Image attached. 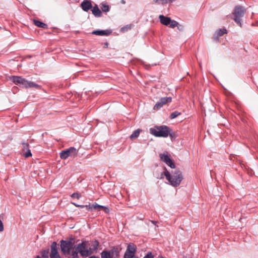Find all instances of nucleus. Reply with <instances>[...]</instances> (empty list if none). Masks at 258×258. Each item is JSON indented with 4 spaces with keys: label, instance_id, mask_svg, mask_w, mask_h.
<instances>
[{
    "label": "nucleus",
    "instance_id": "13",
    "mask_svg": "<svg viewBox=\"0 0 258 258\" xmlns=\"http://www.w3.org/2000/svg\"><path fill=\"white\" fill-rule=\"evenodd\" d=\"M160 23L165 26H168L171 22V18L170 17H165L164 15H161L159 16Z\"/></svg>",
    "mask_w": 258,
    "mask_h": 258
},
{
    "label": "nucleus",
    "instance_id": "14",
    "mask_svg": "<svg viewBox=\"0 0 258 258\" xmlns=\"http://www.w3.org/2000/svg\"><path fill=\"white\" fill-rule=\"evenodd\" d=\"M113 250L109 251L104 250L101 253V258H113Z\"/></svg>",
    "mask_w": 258,
    "mask_h": 258
},
{
    "label": "nucleus",
    "instance_id": "22",
    "mask_svg": "<svg viewBox=\"0 0 258 258\" xmlns=\"http://www.w3.org/2000/svg\"><path fill=\"white\" fill-rule=\"evenodd\" d=\"M133 27V24L126 25V26L122 27L120 29V31L122 32H125L129 30H131L132 28Z\"/></svg>",
    "mask_w": 258,
    "mask_h": 258
},
{
    "label": "nucleus",
    "instance_id": "29",
    "mask_svg": "<svg viewBox=\"0 0 258 258\" xmlns=\"http://www.w3.org/2000/svg\"><path fill=\"white\" fill-rule=\"evenodd\" d=\"M168 131H169V135L168 136H169L171 139L172 138H175V135L174 134V133L172 131V130L169 127V128H168Z\"/></svg>",
    "mask_w": 258,
    "mask_h": 258
},
{
    "label": "nucleus",
    "instance_id": "30",
    "mask_svg": "<svg viewBox=\"0 0 258 258\" xmlns=\"http://www.w3.org/2000/svg\"><path fill=\"white\" fill-rule=\"evenodd\" d=\"M71 197L73 198H76L77 199H79L81 197V195L79 193L76 192L73 194L71 195Z\"/></svg>",
    "mask_w": 258,
    "mask_h": 258
},
{
    "label": "nucleus",
    "instance_id": "12",
    "mask_svg": "<svg viewBox=\"0 0 258 258\" xmlns=\"http://www.w3.org/2000/svg\"><path fill=\"white\" fill-rule=\"evenodd\" d=\"M227 30L225 28L219 29L215 33L213 36V39L215 41L219 40V37L222 36L224 34L227 33Z\"/></svg>",
    "mask_w": 258,
    "mask_h": 258
},
{
    "label": "nucleus",
    "instance_id": "36",
    "mask_svg": "<svg viewBox=\"0 0 258 258\" xmlns=\"http://www.w3.org/2000/svg\"><path fill=\"white\" fill-rule=\"evenodd\" d=\"M178 27V29L179 30H182V26H177Z\"/></svg>",
    "mask_w": 258,
    "mask_h": 258
},
{
    "label": "nucleus",
    "instance_id": "6",
    "mask_svg": "<svg viewBox=\"0 0 258 258\" xmlns=\"http://www.w3.org/2000/svg\"><path fill=\"white\" fill-rule=\"evenodd\" d=\"M73 247V244L71 241L65 240L60 241L61 250L64 254L70 253Z\"/></svg>",
    "mask_w": 258,
    "mask_h": 258
},
{
    "label": "nucleus",
    "instance_id": "16",
    "mask_svg": "<svg viewBox=\"0 0 258 258\" xmlns=\"http://www.w3.org/2000/svg\"><path fill=\"white\" fill-rule=\"evenodd\" d=\"M112 33L111 29H106L104 30H98V35L100 36H108Z\"/></svg>",
    "mask_w": 258,
    "mask_h": 258
},
{
    "label": "nucleus",
    "instance_id": "33",
    "mask_svg": "<svg viewBox=\"0 0 258 258\" xmlns=\"http://www.w3.org/2000/svg\"><path fill=\"white\" fill-rule=\"evenodd\" d=\"M102 15V12L101 10L98 8V17H101Z\"/></svg>",
    "mask_w": 258,
    "mask_h": 258
},
{
    "label": "nucleus",
    "instance_id": "44",
    "mask_svg": "<svg viewBox=\"0 0 258 258\" xmlns=\"http://www.w3.org/2000/svg\"><path fill=\"white\" fill-rule=\"evenodd\" d=\"M97 207V206H94V208H96Z\"/></svg>",
    "mask_w": 258,
    "mask_h": 258
},
{
    "label": "nucleus",
    "instance_id": "10",
    "mask_svg": "<svg viewBox=\"0 0 258 258\" xmlns=\"http://www.w3.org/2000/svg\"><path fill=\"white\" fill-rule=\"evenodd\" d=\"M160 157L161 160L165 163L168 166H170L171 168H175V166L174 162L171 159L168 155L160 154Z\"/></svg>",
    "mask_w": 258,
    "mask_h": 258
},
{
    "label": "nucleus",
    "instance_id": "21",
    "mask_svg": "<svg viewBox=\"0 0 258 258\" xmlns=\"http://www.w3.org/2000/svg\"><path fill=\"white\" fill-rule=\"evenodd\" d=\"M140 133V130L138 129L135 131L130 136L131 139H134L139 137Z\"/></svg>",
    "mask_w": 258,
    "mask_h": 258
},
{
    "label": "nucleus",
    "instance_id": "41",
    "mask_svg": "<svg viewBox=\"0 0 258 258\" xmlns=\"http://www.w3.org/2000/svg\"><path fill=\"white\" fill-rule=\"evenodd\" d=\"M89 258H97V257H96L95 256H92L90 257Z\"/></svg>",
    "mask_w": 258,
    "mask_h": 258
},
{
    "label": "nucleus",
    "instance_id": "3",
    "mask_svg": "<svg viewBox=\"0 0 258 258\" xmlns=\"http://www.w3.org/2000/svg\"><path fill=\"white\" fill-rule=\"evenodd\" d=\"M169 127L166 125L155 126V128H151L150 133L157 137L166 138L169 135Z\"/></svg>",
    "mask_w": 258,
    "mask_h": 258
},
{
    "label": "nucleus",
    "instance_id": "23",
    "mask_svg": "<svg viewBox=\"0 0 258 258\" xmlns=\"http://www.w3.org/2000/svg\"><path fill=\"white\" fill-rule=\"evenodd\" d=\"M181 113L177 111L172 112L170 114V117L171 119H174L179 115Z\"/></svg>",
    "mask_w": 258,
    "mask_h": 258
},
{
    "label": "nucleus",
    "instance_id": "26",
    "mask_svg": "<svg viewBox=\"0 0 258 258\" xmlns=\"http://www.w3.org/2000/svg\"><path fill=\"white\" fill-rule=\"evenodd\" d=\"M23 155L26 158H28V157H31L32 156L31 151L29 149L26 150L25 152H23Z\"/></svg>",
    "mask_w": 258,
    "mask_h": 258
},
{
    "label": "nucleus",
    "instance_id": "17",
    "mask_svg": "<svg viewBox=\"0 0 258 258\" xmlns=\"http://www.w3.org/2000/svg\"><path fill=\"white\" fill-rule=\"evenodd\" d=\"M175 1L176 0H154L153 2L155 3L163 5L168 3H171Z\"/></svg>",
    "mask_w": 258,
    "mask_h": 258
},
{
    "label": "nucleus",
    "instance_id": "9",
    "mask_svg": "<svg viewBox=\"0 0 258 258\" xmlns=\"http://www.w3.org/2000/svg\"><path fill=\"white\" fill-rule=\"evenodd\" d=\"M172 98L170 97H162L156 103L154 106V110H158L164 105L171 102Z\"/></svg>",
    "mask_w": 258,
    "mask_h": 258
},
{
    "label": "nucleus",
    "instance_id": "4",
    "mask_svg": "<svg viewBox=\"0 0 258 258\" xmlns=\"http://www.w3.org/2000/svg\"><path fill=\"white\" fill-rule=\"evenodd\" d=\"M244 13L245 10L240 6H236L233 12L234 21L240 27H242L241 18L244 16Z\"/></svg>",
    "mask_w": 258,
    "mask_h": 258
},
{
    "label": "nucleus",
    "instance_id": "40",
    "mask_svg": "<svg viewBox=\"0 0 258 258\" xmlns=\"http://www.w3.org/2000/svg\"><path fill=\"white\" fill-rule=\"evenodd\" d=\"M151 222H152L153 224H155H155H156V223H157V222L154 221H151Z\"/></svg>",
    "mask_w": 258,
    "mask_h": 258
},
{
    "label": "nucleus",
    "instance_id": "39",
    "mask_svg": "<svg viewBox=\"0 0 258 258\" xmlns=\"http://www.w3.org/2000/svg\"><path fill=\"white\" fill-rule=\"evenodd\" d=\"M121 3L122 4H125V1L124 0H121Z\"/></svg>",
    "mask_w": 258,
    "mask_h": 258
},
{
    "label": "nucleus",
    "instance_id": "25",
    "mask_svg": "<svg viewBox=\"0 0 258 258\" xmlns=\"http://www.w3.org/2000/svg\"><path fill=\"white\" fill-rule=\"evenodd\" d=\"M169 25L170 26V27L171 28H173L176 26H178V23L177 22H176L175 20H171V22H170V24H169Z\"/></svg>",
    "mask_w": 258,
    "mask_h": 258
},
{
    "label": "nucleus",
    "instance_id": "15",
    "mask_svg": "<svg viewBox=\"0 0 258 258\" xmlns=\"http://www.w3.org/2000/svg\"><path fill=\"white\" fill-rule=\"evenodd\" d=\"M81 7L84 11L87 12L92 8V4L90 2L84 1L81 4Z\"/></svg>",
    "mask_w": 258,
    "mask_h": 258
},
{
    "label": "nucleus",
    "instance_id": "38",
    "mask_svg": "<svg viewBox=\"0 0 258 258\" xmlns=\"http://www.w3.org/2000/svg\"><path fill=\"white\" fill-rule=\"evenodd\" d=\"M92 33L94 35H97V30L93 31Z\"/></svg>",
    "mask_w": 258,
    "mask_h": 258
},
{
    "label": "nucleus",
    "instance_id": "32",
    "mask_svg": "<svg viewBox=\"0 0 258 258\" xmlns=\"http://www.w3.org/2000/svg\"><path fill=\"white\" fill-rule=\"evenodd\" d=\"M143 258H154V256L151 252H148Z\"/></svg>",
    "mask_w": 258,
    "mask_h": 258
},
{
    "label": "nucleus",
    "instance_id": "20",
    "mask_svg": "<svg viewBox=\"0 0 258 258\" xmlns=\"http://www.w3.org/2000/svg\"><path fill=\"white\" fill-rule=\"evenodd\" d=\"M34 24L37 27L40 28H44L46 27L47 25L46 24L42 23L38 20H34Z\"/></svg>",
    "mask_w": 258,
    "mask_h": 258
},
{
    "label": "nucleus",
    "instance_id": "28",
    "mask_svg": "<svg viewBox=\"0 0 258 258\" xmlns=\"http://www.w3.org/2000/svg\"><path fill=\"white\" fill-rule=\"evenodd\" d=\"M78 253L76 250V248H75V250L74 251H73L71 253L72 258H78Z\"/></svg>",
    "mask_w": 258,
    "mask_h": 258
},
{
    "label": "nucleus",
    "instance_id": "7",
    "mask_svg": "<svg viewBox=\"0 0 258 258\" xmlns=\"http://www.w3.org/2000/svg\"><path fill=\"white\" fill-rule=\"evenodd\" d=\"M86 243L83 242L79 244L76 248V250L83 256H88L91 254V250L86 249Z\"/></svg>",
    "mask_w": 258,
    "mask_h": 258
},
{
    "label": "nucleus",
    "instance_id": "42",
    "mask_svg": "<svg viewBox=\"0 0 258 258\" xmlns=\"http://www.w3.org/2000/svg\"><path fill=\"white\" fill-rule=\"evenodd\" d=\"M36 258H41L39 255H37Z\"/></svg>",
    "mask_w": 258,
    "mask_h": 258
},
{
    "label": "nucleus",
    "instance_id": "8",
    "mask_svg": "<svg viewBox=\"0 0 258 258\" xmlns=\"http://www.w3.org/2000/svg\"><path fill=\"white\" fill-rule=\"evenodd\" d=\"M136 250L137 247L136 245L130 243L127 245V249L124 255V258H132L133 256H135Z\"/></svg>",
    "mask_w": 258,
    "mask_h": 258
},
{
    "label": "nucleus",
    "instance_id": "2",
    "mask_svg": "<svg viewBox=\"0 0 258 258\" xmlns=\"http://www.w3.org/2000/svg\"><path fill=\"white\" fill-rule=\"evenodd\" d=\"M10 80L16 85H19L22 87L25 88H35L36 89H40V86L35 83L33 82L28 81L25 79L18 76H12Z\"/></svg>",
    "mask_w": 258,
    "mask_h": 258
},
{
    "label": "nucleus",
    "instance_id": "27",
    "mask_svg": "<svg viewBox=\"0 0 258 258\" xmlns=\"http://www.w3.org/2000/svg\"><path fill=\"white\" fill-rule=\"evenodd\" d=\"M22 147H23V152H25L26 150L29 149V144L27 143L23 142L22 143Z\"/></svg>",
    "mask_w": 258,
    "mask_h": 258
},
{
    "label": "nucleus",
    "instance_id": "5",
    "mask_svg": "<svg viewBox=\"0 0 258 258\" xmlns=\"http://www.w3.org/2000/svg\"><path fill=\"white\" fill-rule=\"evenodd\" d=\"M77 154V150L74 147H70L66 150L61 151L60 157L62 159H66L70 156H76Z\"/></svg>",
    "mask_w": 258,
    "mask_h": 258
},
{
    "label": "nucleus",
    "instance_id": "1",
    "mask_svg": "<svg viewBox=\"0 0 258 258\" xmlns=\"http://www.w3.org/2000/svg\"><path fill=\"white\" fill-rule=\"evenodd\" d=\"M164 175L166 179L169 182L172 186L177 187L180 184L183 179L181 172L178 169L169 172L165 168Z\"/></svg>",
    "mask_w": 258,
    "mask_h": 258
},
{
    "label": "nucleus",
    "instance_id": "43",
    "mask_svg": "<svg viewBox=\"0 0 258 258\" xmlns=\"http://www.w3.org/2000/svg\"><path fill=\"white\" fill-rule=\"evenodd\" d=\"M158 258H164L163 256H159Z\"/></svg>",
    "mask_w": 258,
    "mask_h": 258
},
{
    "label": "nucleus",
    "instance_id": "11",
    "mask_svg": "<svg viewBox=\"0 0 258 258\" xmlns=\"http://www.w3.org/2000/svg\"><path fill=\"white\" fill-rule=\"evenodd\" d=\"M50 258H61L57 250V245L56 242L54 241L51 245Z\"/></svg>",
    "mask_w": 258,
    "mask_h": 258
},
{
    "label": "nucleus",
    "instance_id": "18",
    "mask_svg": "<svg viewBox=\"0 0 258 258\" xmlns=\"http://www.w3.org/2000/svg\"><path fill=\"white\" fill-rule=\"evenodd\" d=\"M100 8L102 11L104 12H107L110 10L109 5H107L106 3H103L100 4Z\"/></svg>",
    "mask_w": 258,
    "mask_h": 258
},
{
    "label": "nucleus",
    "instance_id": "34",
    "mask_svg": "<svg viewBox=\"0 0 258 258\" xmlns=\"http://www.w3.org/2000/svg\"><path fill=\"white\" fill-rule=\"evenodd\" d=\"M164 176H165L164 171L161 174L160 176L159 177H157V178L162 179L164 178Z\"/></svg>",
    "mask_w": 258,
    "mask_h": 258
},
{
    "label": "nucleus",
    "instance_id": "24",
    "mask_svg": "<svg viewBox=\"0 0 258 258\" xmlns=\"http://www.w3.org/2000/svg\"><path fill=\"white\" fill-rule=\"evenodd\" d=\"M41 255L44 258H48L49 254V250H44L41 252Z\"/></svg>",
    "mask_w": 258,
    "mask_h": 258
},
{
    "label": "nucleus",
    "instance_id": "19",
    "mask_svg": "<svg viewBox=\"0 0 258 258\" xmlns=\"http://www.w3.org/2000/svg\"><path fill=\"white\" fill-rule=\"evenodd\" d=\"M101 211L104 212L106 214L108 213L109 212V210L107 207L98 204V212Z\"/></svg>",
    "mask_w": 258,
    "mask_h": 258
},
{
    "label": "nucleus",
    "instance_id": "31",
    "mask_svg": "<svg viewBox=\"0 0 258 258\" xmlns=\"http://www.w3.org/2000/svg\"><path fill=\"white\" fill-rule=\"evenodd\" d=\"M92 12L95 16H97V5H95V6L93 7V9L92 10Z\"/></svg>",
    "mask_w": 258,
    "mask_h": 258
},
{
    "label": "nucleus",
    "instance_id": "35",
    "mask_svg": "<svg viewBox=\"0 0 258 258\" xmlns=\"http://www.w3.org/2000/svg\"><path fill=\"white\" fill-rule=\"evenodd\" d=\"M72 204H73V205H74L75 206H76V207H82V208L84 207V206H80V205H78V204H75V203H72Z\"/></svg>",
    "mask_w": 258,
    "mask_h": 258
},
{
    "label": "nucleus",
    "instance_id": "37",
    "mask_svg": "<svg viewBox=\"0 0 258 258\" xmlns=\"http://www.w3.org/2000/svg\"><path fill=\"white\" fill-rule=\"evenodd\" d=\"M108 43H107V42H105V43H104V46H103V47L106 48V47H108Z\"/></svg>",
    "mask_w": 258,
    "mask_h": 258
}]
</instances>
